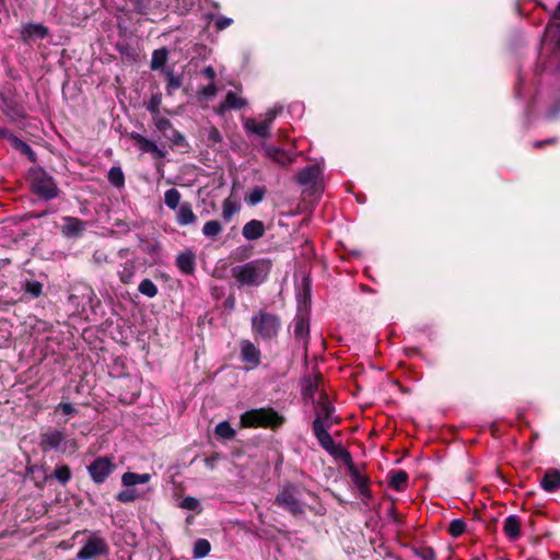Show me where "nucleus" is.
<instances>
[{
	"mask_svg": "<svg viewBox=\"0 0 560 560\" xmlns=\"http://www.w3.org/2000/svg\"><path fill=\"white\" fill-rule=\"evenodd\" d=\"M82 533L81 532H77L74 537H78L79 535H81Z\"/></svg>",
	"mask_w": 560,
	"mask_h": 560,
	"instance_id": "nucleus-55",
	"label": "nucleus"
},
{
	"mask_svg": "<svg viewBox=\"0 0 560 560\" xmlns=\"http://www.w3.org/2000/svg\"><path fill=\"white\" fill-rule=\"evenodd\" d=\"M117 500L122 503H130L137 499L143 498V493L137 491L135 488H126L117 493Z\"/></svg>",
	"mask_w": 560,
	"mask_h": 560,
	"instance_id": "nucleus-27",
	"label": "nucleus"
},
{
	"mask_svg": "<svg viewBox=\"0 0 560 560\" xmlns=\"http://www.w3.org/2000/svg\"><path fill=\"white\" fill-rule=\"evenodd\" d=\"M241 354L243 361L249 364L250 368L259 364L260 352L252 342L245 340L241 343Z\"/></svg>",
	"mask_w": 560,
	"mask_h": 560,
	"instance_id": "nucleus-13",
	"label": "nucleus"
},
{
	"mask_svg": "<svg viewBox=\"0 0 560 560\" xmlns=\"http://www.w3.org/2000/svg\"><path fill=\"white\" fill-rule=\"evenodd\" d=\"M197 220L196 214L189 203H182L177 211V223L179 225H189L195 223Z\"/></svg>",
	"mask_w": 560,
	"mask_h": 560,
	"instance_id": "nucleus-23",
	"label": "nucleus"
},
{
	"mask_svg": "<svg viewBox=\"0 0 560 560\" xmlns=\"http://www.w3.org/2000/svg\"><path fill=\"white\" fill-rule=\"evenodd\" d=\"M3 2V0H0V4Z\"/></svg>",
	"mask_w": 560,
	"mask_h": 560,
	"instance_id": "nucleus-56",
	"label": "nucleus"
},
{
	"mask_svg": "<svg viewBox=\"0 0 560 560\" xmlns=\"http://www.w3.org/2000/svg\"><path fill=\"white\" fill-rule=\"evenodd\" d=\"M547 34L552 37H558L560 40V3L557 14L553 16L552 23L547 28Z\"/></svg>",
	"mask_w": 560,
	"mask_h": 560,
	"instance_id": "nucleus-40",
	"label": "nucleus"
},
{
	"mask_svg": "<svg viewBox=\"0 0 560 560\" xmlns=\"http://www.w3.org/2000/svg\"><path fill=\"white\" fill-rule=\"evenodd\" d=\"M304 329H305V322L303 318H300L296 320V324H295V332L298 335H302L304 332Z\"/></svg>",
	"mask_w": 560,
	"mask_h": 560,
	"instance_id": "nucleus-51",
	"label": "nucleus"
},
{
	"mask_svg": "<svg viewBox=\"0 0 560 560\" xmlns=\"http://www.w3.org/2000/svg\"><path fill=\"white\" fill-rule=\"evenodd\" d=\"M408 476L405 471H397L392 475L389 485L396 489L401 490L407 483Z\"/></svg>",
	"mask_w": 560,
	"mask_h": 560,
	"instance_id": "nucleus-36",
	"label": "nucleus"
},
{
	"mask_svg": "<svg viewBox=\"0 0 560 560\" xmlns=\"http://www.w3.org/2000/svg\"><path fill=\"white\" fill-rule=\"evenodd\" d=\"M276 503L293 515L304 513L303 504L298 498V491L292 486L284 487L280 490L276 498Z\"/></svg>",
	"mask_w": 560,
	"mask_h": 560,
	"instance_id": "nucleus-7",
	"label": "nucleus"
},
{
	"mask_svg": "<svg viewBox=\"0 0 560 560\" xmlns=\"http://www.w3.org/2000/svg\"><path fill=\"white\" fill-rule=\"evenodd\" d=\"M9 140L13 148L21 151L22 153L27 155L30 159H32V160L34 159V152L26 142L22 141L21 139H19L18 137H14V136H11L9 138Z\"/></svg>",
	"mask_w": 560,
	"mask_h": 560,
	"instance_id": "nucleus-32",
	"label": "nucleus"
},
{
	"mask_svg": "<svg viewBox=\"0 0 560 560\" xmlns=\"http://www.w3.org/2000/svg\"><path fill=\"white\" fill-rule=\"evenodd\" d=\"M205 74L210 79V80H213L214 77H215V71L212 67H207L205 69Z\"/></svg>",
	"mask_w": 560,
	"mask_h": 560,
	"instance_id": "nucleus-52",
	"label": "nucleus"
},
{
	"mask_svg": "<svg viewBox=\"0 0 560 560\" xmlns=\"http://www.w3.org/2000/svg\"><path fill=\"white\" fill-rule=\"evenodd\" d=\"M177 266L182 272L190 275L195 269V257L191 253H183L177 257Z\"/></svg>",
	"mask_w": 560,
	"mask_h": 560,
	"instance_id": "nucleus-24",
	"label": "nucleus"
},
{
	"mask_svg": "<svg viewBox=\"0 0 560 560\" xmlns=\"http://www.w3.org/2000/svg\"><path fill=\"white\" fill-rule=\"evenodd\" d=\"M244 128L247 132L254 133L258 137H269L270 127L268 126V121L258 120L255 118H247L244 121Z\"/></svg>",
	"mask_w": 560,
	"mask_h": 560,
	"instance_id": "nucleus-14",
	"label": "nucleus"
},
{
	"mask_svg": "<svg viewBox=\"0 0 560 560\" xmlns=\"http://www.w3.org/2000/svg\"><path fill=\"white\" fill-rule=\"evenodd\" d=\"M179 508L192 511L197 514H199L202 511L200 501L194 497L184 498L179 503Z\"/></svg>",
	"mask_w": 560,
	"mask_h": 560,
	"instance_id": "nucleus-30",
	"label": "nucleus"
},
{
	"mask_svg": "<svg viewBox=\"0 0 560 560\" xmlns=\"http://www.w3.org/2000/svg\"><path fill=\"white\" fill-rule=\"evenodd\" d=\"M252 326L255 334L264 339H270L278 332L279 320L272 314L260 312L253 317Z\"/></svg>",
	"mask_w": 560,
	"mask_h": 560,
	"instance_id": "nucleus-3",
	"label": "nucleus"
},
{
	"mask_svg": "<svg viewBox=\"0 0 560 560\" xmlns=\"http://www.w3.org/2000/svg\"><path fill=\"white\" fill-rule=\"evenodd\" d=\"M215 24H217L218 30H224L225 27H228L232 24V19L222 16V18L218 19Z\"/></svg>",
	"mask_w": 560,
	"mask_h": 560,
	"instance_id": "nucleus-49",
	"label": "nucleus"
},
{
	"mask_svg": "<svg viewBox=\"0 0 560 560\" xmlns=\"http://www.w3.org/2000/svg\"><path fill=\"white\" fill-rule=\"evenodd\" d=\"M210 551V544L206 539H198L194 546V556L196 558H202Z\"/></svg>",
	"mask_w": 560,
	"mask_h": 560,
	"instance_id": "nucleus-38",
	"label": "nucleus"
},
{
	"mask_svg": "<svg viewBox=\"0 0 560 560\" xmlns=\"http://www.w3.org/2000/svg\"><path fill=\"white\" fill-rule=\"evenodd\" d=\"M150 480V474H136L128 471L121 476V483L125 488H133L137 485L148 483Z\"/></svg>",
	"mask_w": 560,
	"mask_h": 560,
	"instance_id": "nucleus-18",
	"label": "nucleus"
},
{
	"mask_svg": "<svg viewBox=\"0 0 560 560\" xmlns=\"http://www.w3.org/2000/svg\"><path fill=\"white\" fill-rule=\"evenodd\" d=\"M108 179L114 186L121 187L125 182L122 171L119 167H112L108 173Z\"/></svg>",
	"mask_w": 560,
	"mask_h": 560,
	"instance_id": "nucleus-39",
	"label": "nucleus"
},
{
	"mask_svg": "<svg viewBox=\"0 0 560 560\" xmlns=\"http://www.w3.org/2000/svg\"><path fill=\"white\" fill-rule=\"evenodd\" d=\"M116 465L110 457H98L88 467L92 480L102 483L115 470Z\"/></svg>",
	"mask_w": 560,
	"mask_h": 560,
	"instance_id": "nucleus-8",
	"label": "nucleus"
},
{
	"mask_svg": "<svg viewBox=\"0 0 560 560\" xmlns=\"http://www.w3.org/2000/svg\"><path fill=\"white\" fill-rule=\"evenodd\" d=\"M107 551V544L98 533H91L77 553L79 560H90Z\"/></svg>",
	"mask_w": 560,
	"mask_h": 560,
	"instance_id": "nucleus-6",
	"label": "nucleus"
},
{
	"mask_svg": "<svg viewBox=\"0 0 560 560\" xmlns=\"http://www.w3.org/2000/svg\"><path fill=\"white\" fill-rule=\"evenodd\" d=\"M246 105V101L235 92H229L225 101L218 107V113L223 114L229 109H241Z\"/></svg>",
	"mask_w": 560,
	"mask_h": 560,
	"instance_id": "nucleus-15",
	"label": "nucleus"
},
{
	"mask_svg": "<svg viewBox=\"0 0 560 560\" xmlns=\"http://www.w3.org/2000/svg\"><path fill=\"white\" fill-rule=\"evenodd\" d=\"M31 180L33 190L43 198L52 199L58 195V188L54 179L44 171H34Z\"/></svg>",
	"mask_w": 560,
	"mask_h": 560,
	"instance_id": "nucleus-5",
	"label": "nucleus"
},
{
	"mask_svg": "<svg viewBox=\"0 0 560 560\" xmlns=\"http://www.w3.org/2000/svg\"><path fill=\"white\" fill-rule=\"evenodd\" d=\"M161 101H162V98H161L160 94L152 95L150 101L147 104V109L152 115L159 114L160 113Z\"/></svg>",
	"mask_w": 560,
	"mask_h": 560,
	"instance_id": "nucleus-43",
	"label": "nucleus"
},
{
	"mask_svg": "<svg viewBox=\"0 0 560 560\" xmlns=\"http://www.w3.org/2000/svg\"><path fill=\"white\" fill-rule=\"evenodd\" d=\"M270 269L269 260L255 259L234 266L231 275L240 287H258L267 280Z\"/></svg>",
	"mask_w": 560,
	"mask_h": 560,
	"instance_id": "nucleus-1",
	"label": "nucleus"
},
{
	"mask_svg": "<svg viewBox=\"0 0 560 560\" xmlns=\"http://www.w3.org/2000/svg\"><path fill=\"white\" fill-rule=\"evenodd\" d=\"M94 259L97 261V262H102L105 258H103V255L100 254V253H95L94 254Z\"/></svg>",
	"mask_w": 560,
	"mask_h": 560,
	"instance_id": "nucleus-54",
	"label": "nucleus"
},
{
	"mask_svg": "<svg viewBox=\"0 0 560 560\" xmlns=\"http://www.w3.org/2000/svg\"><path fill=\"white\" fill-rule=\"evenodd\" d=\"M349 468L352 482L358 487L362 495H368L369 491L366 488V477L362 475L354 466L351 465Z\"/></svg>",
	"mask_w": 560,
	"mask_h": 560,
	"instance_id": "nucleus-25",
	"label": "nucleus"
},
{
	"mask_svg": "<svg viewBox=\"0 0 560 560\" xmlns=\"http://www.w3.org/2000/svg\"><path fill=\"white\" fill-rule=\"evenodd\" d=\"M215 433L222 439H232L235 435L234 429L226 421L217 424Z\"/></svg>",
	"mask_w": 560,
	"mask_h": 560,
	"instance_id": "nucleus-37",
	"label": "nucleus"
},
{
	"mask_svg": "<svg viewBox=\"0 0 560 560\" xmlns=\"http://www.w3.org/2000/svg\"><path fill=\"white\" fill-rule=\"evenodd\" d=\"M265 192L264 187H256L247 194L245 201L250 206H255L264 199Z\"/></svg>",
	"mask_w": 560,
	"mask_h": 560,
	"instance_id": "nucleus-35",
	"label": "nucleus"
},
{
	"mask_svg": "<svg viewBox=\"0 0 560 560\" xmlns=\"http://www.w3.org/2000/svg\"><path fill=\"white\" fill-rule=\"evenodd\" d=\"M183 141H184V137H183L179 132L175 131V132H174V142H175L176 144H179V143H182Z\"/></svg>",
	"mask_w": 560,
	"mask_h": 560,
	"instance_id": "nucleus-53",
	"label": "nucleus"
},
{
	"mask_svg": "<svg viewBox=\"0 0 560 560\" xmlns=\"http://www.w3.org/2000/svg\"><path fill=\"white\" fill-rule=\"evenodd\" d=\"M118 277L122 283H130L135 277V264L132 261L122 264L118 270Z\"/></svg>",
	"mask_w": 560,
	"mask_h": 560,
	"instance_id": "nucleus-26",
	"label": "nucleus"
},
{
	"mask_svg": "<svg viewBox=\"0 0 560 560\" xmlns=\"http://www.w3.org/2000/svg\"><path fill=\"white\" fill-rule=\"evenodd\" d=\"M42 447L44 450L74 452L78 448V445L74 440H67L63 431L50 430L42 435Z\"/></svg>",
	"mask_w": 560,
	"mask_h": 560,
	"instance_id": "nucleus-4",
	"label": "nucleus"
},
{
	"mask_svg": "<svg viewBox=\"0 0 560 560\" xmlns=\"http://www.w3.org/2000/svg\"><path fill=\"white\" fill-rule=\"evenodd\" d=\"M180 192L175 188H171L164 194V202L172 210H175L180 206Z\"/></svg>",
	"mask_w": 560,
	"mask_h": 560,
	"instance_id": "nucleus-28",
	"label": "nucleus"
},
{
	"mask_svg": "<svg viewBox=\"0 0 560 560\" xmlns=\"http://www.w3.org/2000/svg\"><path fill=\"white\" fill-rule=\"evenodd\" d=\"M167 60L166 49H158L153 52L151 59V68L153 70L161 69Z\"/></svg>",
	"mask_w": 560,
	"mask_h": 560,
	"instance_id": "nucleus-34",
	"label": "nucleus"
},
{
	"mask_svg": "<svg viewBox=\"0 0 560 560\" xmlns=\"http://www.w3.org/2000/svg\"><path fill=\"white\" fill-rule=\"evenodd\" d=\"M222 232V225L217 220L207 221L202 228V234L207 237H215Z\"/></svg>",
	"mask_w": 560,
	"mask_h": 560,
	"instance_id": "nucleus-29",
	"label": "nucleus"
},
{
	"mask_svg": "<svg viewBox=\"0 0 560 560\" xmlns=\"http://www.w3.org/2000/svg\"><path fill=\"white\" fill-rule=\"evenodd\" d=\"M240 211V205L237 202L232 201L231 199H225L222 206V215L226 221H230L231 218Z\"/></svg>",
	"mask_w": 560,
	"mask_h": 560,
	"instance_id": "nucleus-33",
	"label": "nucleus"
},
{
	"mask_svg": "<svg viewBox=\"0 0 560 560\" xmlns=\"http://www.w3.org/2000/svg\"><path fill=\"white\" fill-rule=\"evenodd\" d=\"M262 150L268 158L275 160L277 163L281 165L290 164L293 161L292 156L289 153L271 144L264 143Z\"/></svg>",
	"mask_w": 560,
	"mask_h": 560,
	"instance_id": "nucleus-16",
	"label": "nucleus"
},
{
	"mask_svg": "<svg viewBox=\"0 0 560 560\" xmlns=\"http://www.w3.org/2000/svg\"><path fill=\"white\" fill-rule=\"evenodd\" d=\"M131 139L135 140V142L139 145L140 150H142L143 152L151 153L154 155V158L159 159L165 156V152L161 150L154 141L144 138L140 133H131Z\"/></svg>",
	"mask_w": 560,
	"mask_h": 560,
	"instance_id": "nucleus-12",
	"label": "nucleus"
},
{
	"mask_svg": "<svg viewBox=\"0 0 560 560\" xmlns=\"http://www.w3.org/2000/svg\"><path fill=\"white\" fill-rule=\"evenodd\" d=\"M277 116V110L276 109H269L265 115H264V118L261 120L264 121H268V126L270 127L272 121L275 120Z\"/></svg>",
	"mask_w": 560,
	"mask_h": 560,
	"instance_id": "nucleus-50",
	"label": "nucleus"
},
{
	"mask_svg": "<svg viewBox=\"0 0 560 560\" xmlns=\"http://www.w3.org/2000/svg\"><path fill=\"white\" fill-rule=\"evenodd\" d=\"M152 117H153V121H154L155 127L160 131H166L168 128H171L170 120L167 118L163 117L160 113L155 114V115H152Z\"/></svg>",
	"mask_w": 560,
	"mask_h": 560,
	"instance_id": "nucleus-44",
	"label": "nucleus"
},
{
	"mask_svg": "<svg viewBox=\"0 0 560 560\" xmlns=\"http://www.w3.org/2000/svg\"><path fill=\"white\" fill-rule=\"evenodd\" d=\"M217 93V88L213 83H210L209 85L205 86L201 91V96L206 100H209L213 97Z\"/></svg>",
	"mask_w": 560,
	"mask_h": 560,
	"instance_id": "nucleus-47",
	"label": "nucleus"
},
{
	"mask_svg": "<svg viewBox=\"0 0 560 560\" xmlns=\"http://www.w3.org/2000/svg\"><path fill=\"white\" fill-rule=\"evenodd\" d=\"M466 528V524L462 520H454L450 525V534L453 537H459Z\"/></svg>",
	"mask_w": 560,
	"mask_h": 560,
	"instance_id": "nucleus-42",
	"label": "nucleus"
},
{
	"mask_svg": "<svg viewBox=\"0 0 560 560\" xmlns=\"http://www.w3.org/2000/svg\"><path fill=\"white\" fill-rule=\"evenodd\" d=\"M334 411L335 409L331 406V404L328 400L324 399L319 401L316 406V417L314 421L319 420L324 424V427L330 428L332 424L338 422V419L337 417H335Z\"/></svg>",
	"mask_w": 560,
	"mask_h": 560,
	"instance_id": "nucleus-9",
	"label": "nucleus"
},
{
	"mask_svg": "<svg viewBox=\"0 0 560 560\" xmlns=\"http://www.w3.org/2000/svg\"><path fill=\"white\" fill-rule=\"evenodd\" d=\"M320 173H322V170L319 166L310 165V166L303 168L299 173L298 180L302 185H311L316 182V179L319 177Z\"/></svg>",
	"mask_w": 560,
	"mask_h": 560,
	"instance_id": "nucleus-19",
	"label": "nucleus"
},
{
	"mask_svg": "<svg viewBox=\"0 0 560 560\" xmlns=\"http://www.w3.org/2000/svg\"><path fill=\"white\" fill-rule=\"evenodd\" d=\"M541 487L548 492H553L560 489V471L549 470L545 474L541 480Z\"/></svg>",
	"mask_w": 560,
	"mask_h": 560,
	"instance_id": "nucleus-21",
	"label": "nucleus"
},
{
	"mask_svg": "<svg viewBox=\"0 0 560 560\" xmlns=\"http://www.w3.org/2000/svg\"><path fill=\"white\" fill-rule=\"evenodd\" d=\"M47 33V28L42 24H28L23 27L21 35L24 40H30L44 38Z\"/></svg>",
	"mask_w": 560,
	"mask_h": 560,
	"instance_id": "nucleus-20",
	"label": "nucleus"
},
{
	"mask_svg": "<svg viewBox=\"0 0 560 560\" xmlns=\"http://www.w3.org/2000/svg\"><path fill=\"white\" fill-rule=\"evenodd\" d=\"M26 292L33 296H38L42 293V284L37 281L28 282L26 284Z\"/></svg>",
	"mask_w": 560,
	"mask_h": 560,
	"instance_id": "nucleus-46",
	"label": "nucleus"
},
{
	"mask_svg": "<svg viewBox=\"0 0 560 560\" xmlns=\"http://www.w3.org/2000/svg\"><path fill=\"white\" fill-rule=\"evenodd\" d=\"M503 528L506 536L512 540H516L521 536V522L515 515L505 518Z\"/></svg>",
	"mask_w": 560,
	"mask_h": 560,
	"instance_id": "nucleus-22",
	"label": "nucleus"
},
{
	"mask_svg": "<svg viewBox=\"0 0 560 560\" xmlns=\"http://www.w3.org/2000/svg\"><path fill=\"white\" fill-rule=\"evenodd\" d=\"M138 290L141 294L151 299L158 294V287L150 279H143L138 287Z\"/></svg>",
	"mask_w": 560,
	"mask_h": 560,
	"instance_id": "nucleus-31",
	"label": "nucleus"
},
{
	"mask_svg": "<svg viewBox=\"0 0 560 560\" xmlns=\"http://www.w3.org/2000/svg\"><path fill=\"white\" fill-rule=\"evenodd\" d=\"M328 429L329 428L324 427V424L319 420L313 422V431L319 444L328 453L335 455L337 453V447L335 445L332 438L328 433Z\"/></svg>",
	"mask_w": 560,
	"mask_h": 560,
	"instance_id": "nucleus-10",
	"label": "nucleus"
},
{
	"mask_svg": "<svg viewBox=\"0 0 560 560\" xmlns=\"http://www.w3.org/2000/svg\"><path fill=\"white\" fill-rule=\"evenodd\" d=\"M284 419L272 408L252 409L241 416V424L244 428H278Z\"/></svg>",
	"mask_w": 560,
	"mask_h": 560,
	"instance_id": "nucleus-2",
	"label": "nucleus"
},
{
	"mask_svg": "<svg viewBox=\"0 0 560 560\" xmlns=\"http://www.w3.org/2000/svg\"><path fill=\"white\" fill-rule=\"evenodd\" d=\"M180 79L173 75L171 72H167V90L168 93L177 90L180 86Z\"/></svg>",
	"mask_w": 560,
	"mask_h": 560,
	"instance_id": "nucleus-45",
	"label": "nucleus"
},
{
	"mask_svg": "<svg viewBox=\"0 0 560 560\" xmlns=\"http://www.w3.org/2000/svg\"><path fill=\"white\" fill-rule=\"evenodd\" d=\"M62 221L61 232L67 237H79L86 229L85 222L73 217H65Z\"/></svg>",
	"mask_w": 560,
	"mask_h": 560,
	"instance_id": "nucleus-11",
	"label": "nucleus"
},
{
	"mask_svg": "<svg viewBox=\"0 0 560 560\" xmlns=\"http://www.w3.org/2000/svg\"><path fill=\"white\" fill-rule=\"evenodd\" d=\"M55 477L61 482L67 483L71 478V471L68 466L62 465L56 468Z\"/></svg>",
	"mask_w": 560,
	"mask_h": 560,
	"instance_id": "nucleus-41",
	"label": "nucleus"
},
{
	"mask_svg": "<svg viewBox=\"0 0 560 560\" xmlns=\"http://www.w3.org/2000/svg\"><path fill=\"white\" fill-rule=\"evenodd\" d=\"M242 233L246 240L254 241L264 235L265 225L259 220H250L243 226Z\"/></svg>",
	"mask_w": 560,
	"mask_h": 560,
	"instance_id": "nucleus-17",
	"label": "nucleus"
},
{
	"mask_svg": "<svg viewBox=\"0 0 560 560\" xmlns=\"http://www.w3.org/2000/svg\"><path fill=\"white\" fill-rule=\"evenodd\" d=\"M58 409L65 415H74L77 412L75 408L69 402L59 404Z\"/></svg>",
	"mask_w": 560,
	"mask_h": 560,
	"instance_id": "nucleus-48",
	"label": "nucleus"
}]
</instances>
